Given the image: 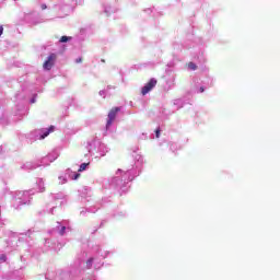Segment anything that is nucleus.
Segmentation results:
<instances>
[{
    "label": "nucleus",
    "instance_id": "1",
    "mask_svg": "<svg viewBox=\"0 0 280 280\" xmlns=\"http://www.w3.org/2000/svg\"><path fill=\"white\" fill-rule=\"evenodd\" d=\"M56 60H58V55L51 52L43 63V69L45 71H51V69H54V65H56Z\"/></svg>",
    "mask_w": 280,
    "mask_h": 280
},
{
    "label": "nucleus",
    "instance_id": "2",
    "mask_svg": "<svg viewBox=\"0 0 280 280\" xmlns=\"http://www.w3.org/2000/svg\"><path fill=\"white\" fill-rule=\"evenodd\" d=\"M119 110H121V108L119 107H113L109 113H108V120L106 124V128H110V126H113V121H115L116 117H117V113H119Z\"/></svg>",
    "mask_w": 280,
    "mask_h": 280
},
{
    "label": "nucleus",
    "instance_id": "3",
    "mask_svg": "<svg viewBox=\"0 0 280 280\" xmlns=\"http://www.w3.org/2000/svg\"><path fill=\"white\" fill-rule=\"evenodd\" d=\"M158 83L159 81H156V79H150L149 82L141 89L142 95H148V93H150V91H152Z\"/></svg>",
    "mask_w": 280,
    "mask_h": 280
},
{
    "label": "nucleus",
    "instance_id": "4",
    "mask_svg": "<svg viewBox=\"0 0 280 280\" xmlns=\"http://www.w3.org/2000/svg\"><path fill=\"white\" fill-rule=\"evenodd\" d=\"M188 69H190V71H196V69H198V66H196V63H194V62H189Z\"/></svg>",
    "mask_w": 280,
    "mask_h": 280
},
{
    "label": "nucleus",
    "instance_id": "5",
    "mask_svg": "<svg viewBox=\"0 0 280 280\" xmlns=\"http://www.w3.org/2000/svg\"><path fill=\"white\" fill-rule=\"evenodd\" d=\"M86 167H89V163H82L79 167V172H84V170H86Z\"/></svg>",
    "mask_w": 280,
    "mask_h": 280
},
{
    "label": "nucleus",
    "instance_id": "6",
    "mask_svg": "<svg viewBox=\"0 0 280 280\" xmlns=\"http://www.w3.org/2000/svg\"><path fill=\"white\" fill-rule=\"evenodd\" d=\"M69 40H71V37L61 36L60 38V43H68Z\"/></svg>",
    "mask_w": 280,
    "mask_h": 280
},
{
    "label": "nucleus",
    "instance_id": "7",
    "mask_svg": "<svg viewBox=\"0 0 280 280\" xmlns=\"http://www.w3.org/2000/svg\"><path fill=\"white\" fill-rule=\"evenodd\" d=\"M155 137L159 139L161 137V128L155 129Z\"/></svg>",
    "mask_w": 280,
    "mask_h": 280
},
{
    "label": "nucleus",
    "instance_id": "8",
    "mask_svg": "<svg viewBox=\"0 0 280 280\" xmlns=\"http://www.w3.org/2000/svg\"><path fill=\"white\" fill-rule=\"evenodd\" d=\"M49 130L44 132L42 136H40V139H45L46 137H49Z\"/></svg>",
    "mask_w": 280,
    "mask_h": 280
},
{
    "label": "nucleus",
    "instance_id": "9",
    "mask_svg": "<svg viewBox=\"0 0 280 280\" xmlns=\"http://www.w3.org/2000/svg\"><path fill=\"white\" fill-rule=\"evenodd\" d=\"M67 230V228L62 226L61 231H60V235H65V231Z\"/></svg>",
    "mask_w": 280,
    "mask_h": 280
},
{
    "label": "nucleus",
    "instance_id": "10",
    "mask_svg": "<svg viewBox=\"0 0 280 280\" xmlns=\"http://www.w3.org/2000/svg\"><path fill=\"white\" fill-rule=\"evenodd\" d=\"M79 177H80V173H77V174L74 175V177H73V180H78Z\"/></svg>",
    "mask_w": 280,
    "mask_h": 280
},
{
    "label": "nucleus",
    "instance_id": "11",
    "mask_svg": "<svg viewBox=\"0 0 280 280\" xmlns=\"http://www.w3.org/2000/svg\"><path fill=\"white\" fill-rule=\"evenodd\" d=\"M75 62H77L78 65H80V62H82V57L78 58V59L75 60Z\"/></svg>",
    "mask_w": 280,
    "mask_h": 280
},
{
    "label": "nucleus",
    "instance_id": "12",
    "mask_svg": "<svg viewBox=\"0 0 280 280\" xmlns=\"http://www.w3.org/2000/svg\"><path fill=\"white\" fill-rule=\"evenodd\" d=\"M48 132H54V126H50Z\"/></svg>",
    "mask_w": 280,
    "mask_h": 280
},
{
    "label": "nucleus",
    "instance_id": "13",
    "mask_svg": "<svg viewBox=\"0 0 280 280\" xmlns=\"http://www.w3.org/2000/svg\"><path fill=\"white\" fill-rule=\"evenodd\" d=\"M48 132H54V126H50Z\"/></svg>",
    "mask_w": 280,
    "mask_h": 280
},
{
    "label": "nucleus",
    "instance_id": "14",
    "mask_svg": "<svg viewBox=\"0 0 280 280\" xmlns=\"http://www.w3.org/2000/svg\"><path fill=\"white\" fill-rule=\"evenodd\" d=\"M42 10H47V4H42Z\"/></svg>",
    "mask_w": 280,
    "mask_h": 280
},
{
    "label": "nucleus",
    "instance_id": "15",
    "mask_svg": "<svg viewBox=\"0 0 280 280\" xmlns=\"http://www.w3.org/2000/svg\"><path fill=\"white\" fill-rule=\"evenodd\" d=\"M3 34V26H0V36Z\"/></svg>",
    "mask_w": 280,
    "mask_h": 280
},
{
    "label": "nucleus",
    "instance_id": "16",
    "mask_svg": "<svg viewBox=\"0 0 280 280\" xmlns=\"http://www.w3.org/2000/svg\"><path fill=\"white\" fill-rule=\"evenodd\" d=\"M199 91H200V93H205V88L201 86V88L199 89Z\"/></svg>",
    "mask_w": 280,
    "mask_h": 280
},
{
    "label": "nucleus",
    "instance_id": "17",
    "mask_svg": "<svg viewBox=\"0 0 280 280\" xmlns=\"http://www.w3.org/2000/svg\"><path fill=\"white\" fill-rule=\"evenodd\" d=\"M0 259H1L2 261H5V256H1Z\"/></svg>",
    "mask_w": 280,
    "mask_h": 280
},
{
    "label": "nucleus",
    "instance_id": "18",
    "mask_svg": "<svg viewBox=\"0 0 280 280\" xmlns=\"http://www.w3.org/2000/svg\"><path fill=\"white\" fill-rule=\"evenodd\" d=\"M89 261H90V262H92V261H93V259H90Z\"/></svg>",
    "mask_w": 280,
    "mask_h": 280
}]
</instances>
